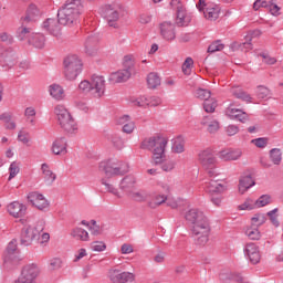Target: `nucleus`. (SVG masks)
I'll return each mask as SVG.
<instances>
[{"mask_svg": "<svg viewBox=\"0 0 283 283\" xmlns=\"http://www.w3.org/2000/svg\"><path fill=\"white\" fill-rule=\"evenodd\" d=\"M120 12H123V4L120 3H112L106 7L104 18L106 19L109 28H117V21L120 19Z\"/></svg>", "mask_w": 283, "mask_h": 283, "instance_id": "obj_10", "label": "nucleus"}, {"mask_svg": "<svg viewBox=\"0 0 283 283\" xmlns=\"http://www.w3.org/2000/svg\"><path fill=\"white\" fill-rule=\"evenodd\" d=\"M252 227H262L264 222H266V214L264 213H256L254 217L251 218Z\"/></svg>", "mask_w": 283, "mask_h": 283, "instance_id": "obj_42", "label": "nucleus"}, {"mask_svg": "<svg viewBox=\"0 0 283 283\" xmlns=\"http://www.w3.org/2000/svg\"><path fill=\"white\" fill-rule=\"evenodd\" d=\"M220 129V123L218 120H212L208 125V132L209 134H216Z\"/></svg>", "mask_w": 283, "mask_h": 283, "instance_id": "obj_60", "label": "nucleus"}, {"mask_svg": "<svg viewBox=\"0 0 283 283\" xmlns=\"http://www.w3.org/2000/svg\"><path fill=\"white\" fill-rule=\"evenodd\" d=\"M27 198L32 207H35L39 211H48L50 209V201L40 192H30Z\"/></svg>", "mask_w": 283, "mask_h": 283, "instance_id": "obj_12", "label": "nucleus"}, {"mask_svg": "<svg viewBox=\"0 0 283 283\" xmlns=\"http://www.w3.org/2000/svg\"><path fill=\"white\" fill-rule=\"evenodd\" d=\"M0 41H2V43H9V45H11L14 39L8 32H2L0 33Z\"/></svg>", "mask_w": 283, "mask_h": 283, "instance_id": "obj_62", "label": "nucleus"}, {"mask_svg": "<svg viewBox=\"0 0 283 283\" xmlns=\"http://www.w3.org/2000/svg\"><path fill=\"white\" fill-rule=\"evenodd\" d=\"M25 211H28V207L19 201H13L8 206V212L10 216H13V218H23Z\"/></svg>", "mask_w": 283, "mask_h": 283, "instance_id": "obj_18", "label": "nucleus"}, {"mask_svg": "<svg viewBox=\"0 0 283 283\" xmlns=\"http://www.w3.org/2000/svg\"><path fill=\"white\" fill-rule=\"evenodd\" d=\"M239 209L241 211H251L255 209V201H253L252 199H247L244 203L239 206Z\"/></svg>", "mask_w": 283, "mask_h": 283, "instance_id": "obj_51", "label": "nucleus"}, {"mask_svg": "<svg viewBox=\"0 0 283 283\" xmlns=\"http://www.w3.org/2000/svg\"><path fill=\"white\" fill-rule=\"evenodd\" d=\"M132 76V67L119 70L115 73L111 74L109 81L113 83H125V81H129Z\"/></svg>", "mask_w": 283, "mask_h": 283, "instance_id": "obj_23", "label": "nucleus"}, {"mask_svg": "<svg viewBox=\"0 0 283 283\" xmlns=\"http://www.w3.org/2000/svg\"><path fill=\"white\" fill-rule=\"evenodd\" d=\"M172 151L175 154H182V151H185V144L180 142H175L172 145Z\"/></svg>", "mask_w": 283, "mask_h": 283, "instance_id": "obj_63", "label": "nucleus"}, {"mask_svg": "<svg viewBox=\"0 0 283 283\" xmlns=\"http://www.w3.org/2000/svg\"><path fill=\"white\" fill-rule=\"evenodd\" d=\"M102 185H104L106 191H108V193H113V196H117V198H120V195L118 193V189L114 188V186L112 184L107 182V179L102 178L101 179Z\"/></svg>", "mask_w": 283, "mask_h": 283, "instance_id": "obj_46", "label": "nucleus"}, {"mask_svg": "<svg viewBox=\"0 0 283 283\" xmlns=\"http://www.w3.org/2000/svg\"><path fill=\"white\" fill-rule=\"evenodd\" d=\"M193 67V59L187 57L182 64V72L186 76L191 74V69Z\"/></svg>", "mask_w": 283, "mask_h": 283, "instance_id": "obj_47", "label": "nucleus"}, {"mask_svg": "<svg viewBox=\"0 0 283 283\" xmlns=\"http://www.w3.org/2000/svg\"><path fill=\"white\" fill-rule=\"evenodd\" d=\"M43 30L52 34V36H60L61 35V22L59 19L49 18L42 23Z\"/></svg>", "mask_w": 283, "mask_h": 283, "instance_id": "obj_13", "label": "nucleus"}, {"mask_svg": "<svg viewBox=\"0 0 283 283\" xmlns=\"http://www.w3.org/2000/svg\"><path fill=\"white\" fill-rule=\"evenodd\" d=\"M164 202H167V196L159 195L153 201L148 202V207H150V209H156V207H160Z\"/></svg>", "mask_w": 283, "mask_h": 283, "instance_id": "obj_44", "label": "nucleus"}, {"mask_svg": "<svg viewBox=\"0 0 283 283\" xmlns=\"http://www.w3.org/2000/svg\"><path fill=\"white\" fill-rule=\"evenodd\" d=\"M52 151L55 156H65L67 154V139L65 137L55 139L52 145Z\"/></svg>", "mask_w": 283, "mask_h": 283, "instance_id": "obj_21", "label": "nucleus"}, {"mask_svg": "<svg viewBox=\"0 0 283 283\" xmlns=\"http://www.w3.org/2000/svg\"><path fill=\"white\" fill-rule=\"evenodd\" d=\"M260 8H268L269 9V2L266 0H256L253 3V10L258 11Z\"/></svg>", "mask_w": 283, "mask_h": 283, "instance_id": "obj_64", "label": "nucleus"}, {"mask_svg": "<svg viewBox=\"0 0 283 283\" xmlns=\"http://www.w3.org/2000/svg\"><path fill=\"white\" fill-rule=\"evenodd\" d=\"M160 32L166 41H174V39H176V25L169 21L160 24Z\"/></svg>", "mask_w": 283, "mask_h": 283, "instance_id": "obj_17", "label": "nucleus"}, {"mask_svg": "<svg viewBox=\"0 0 283 283\" xmlns=\"http://www.w3.org/2000/svg\"><path fill=\"white\" fill-rule=\"evenodd\" d=\"M82 92H91L96 98H101L105 94V77L93 75L92 81H82L78 85Z\"/></svg>", "mask_w": 283, "mask_h": 283, "instance_id": "obj_7", "label": "nucleus"}, {"mask_svg": "<svg viewBox=\"0 0 283 283\" xmlns=\"http://www.w3.org/2000/svg\"><path fill=\"white\" fill-rule=\"evenodd\" d=\"M39 224L40 227L28 226L22 228L20 234V244L22 247H30L34 240H38L41 235V231L44 229L45 221H40Z\"/></svg>", "mask_w": 283, "mask_h": 283, "instance_id": "obj_8", "label": "nucleus"}, {"mask_svg": "<svg viewBox=\"0 0 283 283\" xmlns=\"http://www.w3.org/2000/svg\"><path fill=\"white\" fill-rule=\"evenodd\" d=\"M205 18L208 21H216L220 17V7L214 6V7H208L203 11Z\"/></svg>", "mask_w": 283, "mask_h": 283, "instance_id": "obj_33", "label": "nucleus"}, {"mask_svg": "<svg viewBox=\"0 0 283 283\" xmlns=\"http://www.w3.org/2000/svg\"><path fill=\"white\" fill-rule=\"evenodd\" d=\"M206 189L209 193H221L224 191V186L220 184V179H210L209 182H206Z\"/></svg>", "mask_w": 283, "mask_h": 283, "instance_id": "obj_30", "label": "nucleus"}, {"mask_svg": "<svg viewBox=\"0 0 283 283\" xmlns=\"http://www.w3.org/2000/svg\"><path fill=\"white\" fill-rule=\"evenodd\" d=\"M167 143V138L163 136L149 137L142 143V149L153 151V163L154 165H161L163 171H171L175 167L174 161H166Z\"/></svg>", "mask_w": 283, "mask_h": 283, "instance_id": "obj_2", "label": "nucleus"}, {"mask_svg": "<svg viewBox=\"0 0 283 283\" xmlns=\"http://www.w3.org/2000/svg\"><path fill=\"white\" fill-rule=\"evenodd\" d=\"M29 45H33L38 50H43L45 48V35L41 33H32L29 38Z\"/></svg>", "mask_w": 283, "mask_h": 283, "instance_id": "obj_26", "label": "nucleus"}, {"mask_svg": "<svg viewBox=\"0 0 283 283\" xmlns=\"http://www.w3.org/2000/svg\"><path fill=\"white\" fill-rule=\"evenodd\" d=\"M99 171L104 174L106 178L125 176V174L129 172V164L118 159H108L99 164Z\"/></svg>", "mask_w": 283, "mask_h": 283, "instance_id": "obj_5", "label": "nucleus"}, {"mask_svg": "<svg viewBox=\"0 0 283 283\" xmlns=\"http://www.w3.org/2000/svg\"><path fill=\"white\" fill-rule=\"evenodd\" d=\"M195 96L197 98H200V101H208L209 98H211V91L209 90H205V88H198L195 93Z\"/></svg>", "mask_w": 283, "mask_h": 283, "instance_id": "obj_45", "label": "nucleus"}, {"mask_svg": "<svg viewBox=\"0 0 283 283\" xmlns=\"http://www.w3.org/2000/svg\"><path fill=\"white\" fill-rule=\"evenodd\" d=\"M124 134H134V129H136V123L134 120H129L127 124L123 126Z\"/></svg>", "mask_w": 283, "mask_h": 283, "instance_id": "obj_56", "label": "nucleus"}, {"mask_svg": "<svg viewBox=\"0 0 283 283\" xmlns=\"http://www.w3.org/2000/svg\"><path fill=\"white\" fill-rule=\"evenodd\" d=\"M268 10L273 17H280L281 8L273 0L269 1Z\"/></svg>", "mask_w": 283, "mask_h": 283, "instance_id": "obj_50", "label": "nucleus"}, {"mask_svg": "<svg viewBox=\"0 0 283 283\" xmlns=\"http://www.w3.org/2000/svg\"><path fill=\"white\" fill-rule=\"evenodd\" d=\"M108 279L112 283H132L136 280V275L119 269H111L108 271Z\"/></svg>", "mask_w": 283, "mask_h": 283, "instance_id": "obj_11", "label": "nucleus"}, {"mask_svg": "<svg viewBox=\"0 0 283 283\" xmlns=\"http://www.w3.org/2000/svg\"><path fill=\"white\" fill-rule=\"evenodd\" d=\"M39 275H41V268L35 263H30L22 268L21 274L15 283H36Z\"/></svg>", "mask_w": 283, "mask_h": 283, "instance_id": "obj_9", "label": "nucleus"}, {"mask_svg": "<svg viewBox=\"0 0 283 283\" xmlns=\"http://www.w3.org/2000/svg\"><path fill=\"white\" fill-rule=\"evenodd\" d=\"M18 250V241L17 239H12L7 245L8 255L4 256V269H12L14 266V262H12L11 255H14Z\"/></svg>", "mask_w": 283, "mask_h": 283, "instance_id": "obj_15", "label": "nucleus"}, {"mask_svg": "<svg viewBox=\"0 0 283 283\" xmlns=\"http://www.w3.org/2000/svg\"><path fill=\"white\" fill-rule=\"evenodd\" d=\"M222 50H224V44H222V42L220 40L212 42L208 46L209 54H213L216 52H222Z\"/></svg>", "mask_w": 283, "mask_h": 283, "instance_id": "obj_43", "label": "nucleus"}, {"mask_svg": "<svg viewBox=\"0 0 283 283\" xmlns=\"http://www.w3.org/2000/svg\"><path fill=\"white\" fill-rule=\"evenodd\" d=\"M252 145H255V147H259L260 149H264L266 147L269 139L264 137H260L256 139L251 140Z\"/></svg>", "mask_w": 283, "mask_h": 283, "instance_id": "obj_52", "label": "nucleus"}, {"mask_svg": "<svg viewBox=\"0 0 283 283\" xmlns=\"http://www.w3.org/2000/svg\"><path fill=\"white\" fill-rule=\"evenodd\" d=\"M41 171H42V176H43V180L46 185H53L54 180H56V174H54L51 169H50V165L48 164H42L41 166Z\"/></svg>", "mask_w": 283, "mask_h": 283, "instance_id": "obj_28", "label": "nucleus"}, {"mask_svg": "<svg viewBox=\"0 0 283 283\" xmlns=\"http://www.w3.org/2000/svg\"><path fill=\"white\" fill-rule=\"evenodd\" d=\"M54 114L57 118V123L66 134H76L78 132V124L76 119L72 117V114L63 105H56L54 108Z\"/></svg>", "mask_w": 283, "mask_h": 283, "instance_id": "obj_4", "label": "nucleus"}, {"mask_svg": "<svg viewBox=\"0 0 283 283\" xmlns=\"http://www.w3.org/2000/svg\"><path fill=\"white\" fill-rule=\"evenodd\" d=\"M19 171H21V169L19 168V163L12 161L9 167V180H12V178H14L19 174Z\"/></svg>", "mask_w": 283, "mask_h": 283, "instance_id": "obj_49", "label": "nucleus"}, {"mask_svg": "<svg viewBox=\"0 0 283 283\" xmlns=\"http://www.w3.org/2000/svg\"><path fill=\"white\" fill-rule=\"evenodd\" d=\"M191 13L187 12V9H181L176 12V20L175 23L178 28H187L191 23Z\"/></svg>", "mask_w": 283, "mask_h": 283, "instance_id": "obj_19", "label": "nucleus"}, {"mask_svg": "<svg viewBox=\"0 0 283 283\" xmlns=\"http://www.w3.org/2000/svg\"><path fill=\"white\" fill-rule=\"evenodd\" d=\"M42 14L43 11H41V9L36 7V4H30L27 10V15L22 18V21H25L27 23H30L32 21H39Z\"/></svg>", "mask_w": 283, "mask_h": 283, "instance_id": "obj_22", "label": "nucleus"}, {"mask_svg": "<svg viewBox=\"0 0 283 283\" xmlns=\"http://www.w3.org/2000/svg\"><path fill=\"white\" fill-rule=\"evenodd\" d=\"M271 203V196L262 195L256 201H254L255 207H266Z\"/></svg>", "mask_w": 283, "mask_h": 283, "instance_id": "obj_48", "label": "nucleus"}, {"mask_svg": "<svg viewBox=\"0 0 283 283\" xmlns=\"http://www.w3.org/2000/svg\"><path fill=\"white\" fill-rule=\"evenodd\" d=\"M64 76L67 81H76V77L83 72V61L78 55L72 54L64 59Z\"/></svg>", "mask_w": 283, "mask_h": 283, "instance_id": "obj_6", "label": "nucleus"}, {"mask_svg": "<svg viewBox=\"0 0 283 283\" xmlns=\"http://www.w3.org/2000/svg\"><path fill=\"white\" fill-rule=\"evenodd\" d=\"M71 235L72 238H75V240H81L82 242H87L90 240V233L83 228H74L71 231Z\"/></svg>", "mask_w": 283, "mask_h": 283, "instance_id": "obj_34", "label": "nucleus"}, {"mask_svg": "<svg viewBox=\"0 0 283 283\" xmlns=\"http://www.w3.org/2000/svg\"><path fill=\"white\" fill-rule=\"evenodd\" d=\"M128 198H130V200H134L135 202H145V200H147V192H145L144 190H132L128 191Z\"/></svg>", "mask_w": 283, "mask_h": 283, "instance_id": "obj_36", "label": "nucleus"}, {"mask_svg": "<svg viewBox=\"0 0 283 283\" xmlns=\"http://www.w3.org/2000/svg\"><path fill=\"white\" fill-rule=\"evenodd\" d=\"M268 216L274 227H280V220H277V208L268 212Z\"/></svg>", "mask_w": 283, "mask_h": 283, "instance_id": "obj_54", "label": "nucleus"}, {"mask_svg": "<svg viewBox=\"0 0 283 283\" xmlns=\"http://www.w3.org/2000/svg\"><path fill=\"white\" fill-rule=\"evenodd\" d=\"M21 27L17 30V39H19V41H29L30 36H32V29L28 28L25 20H21Z\"/></svg>", "mask_w": 283, "mask_h": 283, "instance_id": "obj_25", "label": "nucleus"}, {"mask_svg": "<svg viewBox=\"0 0 283 283\" xmlns=\"http://www.w3.org/2000/svg\"><path fill=\"white\" fill-rule=\"evenodd\" d=\"M186 220L191 226V233L195 238L196 244L205 247L209 242V235H211V226L209 219L205 213L198 209H190L186 213Z\"/></svg>", "mask_w": 283, "mask_h": 283, "instance_id": "obj_1", "label": "nucleus"}, {"mask_svg": "<svg viewBox=\"0 0 283 283\" xmlns=\"http://www.w3.org/2000/svg\"><path fill=\"white\" fill-rule=\"evenodd\" d=\"M170 8H172V10H175L176 12L185 10V6H182V2H180V0H171Z\"/></svg>", "mask_w": 283, "mask_h": 283, "instance_id": "obj_61", "label": "nucleus"}, {"mask_svg": "<svg viewBox=\"0 0 283 283\" xmlns=\"http://www.w3.org/2000/svg\"><path fill=\"white\" fill-rule=\"evenodd\" d=\"M245 235L249 238V240H260V238H262L260 230L255 226L248 227L245 229Z\"/></svg>", "mask_w": 283, "mask_h": 283, "instance_id": "obj_38", "label": "nucleus"}, {"mask_svg": "<svg viewBox=\"0 0 283 283\" xmlns=\"http://www.w3.org/2000/svg\"><path fill=\"white\" fill-rule=\"evenodd\" d=\"M163 104V99L159 96H150L148 97V107H158V105Z\"/></svg>", "mask_w": 283, "mask_h": 283, "instance_id": "obj_58", "label": "nucleus"}, {"mask_svg": "<svg viewBox=\"0 0 283 283\" xmlns=\"http://www.w3.org/2000/svg\"><path fill=\"white\" fill-rule=\"evenodd\" d=\"M270 95H271V90H269L268 87L265 86L258 87V92H256L258 98H266Z\"/></svg>", "mask_w": 283, "mask_h": 283, "instance_id": "obj_53", "label": "nucleus"}, {"mask_svg": "<svg viewBox=\"0 0 283 283\" xmlns=\"http://www.w3.org/2000/svg\"><path fill=\"white\" fill-rule=\"evenodd\" d=\"M242 156V150H222L220 153V158L222 160H238Z\"/></svg>", "mask_w": 283, "mask_h": 283, "instance_id": "obj_32", "label": "nucleus"}, {"mask_svg": "<svg viewBox=\"0 0 283 283\" xmlns=\"http://www.w3.org/2000/svg\"><path fill=\"white\" fill-rule=\"evenodd\" d=\"M231 94L239 98L240 101H245V103H251V95L244 92L240 86H233L230 90Z\"/></svg>", "mask_w": 283, "mask_h": 283, "instance_id": "obj_35", "label": "nucleus"}, {"mask_svg": "<svg viewBox=\"0 0 283 283\" xmlns=\"http://www.w3.org/2000/svg\"><path fill=\"white\" fill-rule=\"evenodd\" d=\"M98 36L90 35L85 41V53L88 56H95L96 52H98Z\"/></svg>", "mask_w": 283, "mask_h": 283, "instance_id": "obj_24", "label": "nucleus"}, {"mask_svg": "<svg viewBox=\"0 0 283 283\" xmlns=\"http://www.w3.org/2000/svg\"><path fill=\"white\" fill-rule=\"evenodd\" d=\"M81 10H83L81 0H66V3L57 11L59 23L61 25H73L81 17Z\"/></svg>", "mask_w": 283, "mask_h": 283, "instance_id": "obj_3", "label": "nucleus"}, {"mask_svg": "<svg viewBox=\"0 0 283 283\" xmlns=\"http://www.w3.org/2000/svg\"><path fill=\"white\" fill-rule=\"evenodd\" d=\"M255 185L253 177L251 175L241 177L239 180V191L240 193H244L248 189H251Z\"/></svg>", "mask_w": 283, "mask_h": 283, "instance_id": "obj_31", "label": "nucleus"}, {"mask_svg": "<svg viewBox=\"0 0 283 283\" xmlns=\"http://www.w3.org/2000/svg\"><path fill=\"white\" fill-rule=\"evenodd\" d=\"M50 95L56 101H61L63 98V87L59 84H53L49 88Z\"/></svg>", "mask_w": 283, "mask_h": 283, "instance_id": "obj_39", "label": "nucleus"}, {"mask_svg": "<svg viewBox=\"0 0 283 283\" xmlns=\"http://www.w3.org/2000/svg\"><path fill=\"white\" fill-rule=\"evenodd\" d=\"M105 249H107V245L103 241H95L92 244V250L97 251L98 253H101L102 251H105Z\"/></svg>", "mask_w": 283, "mask_h": 283, "instance_id": "obj_57", "label": "nucleus"}, {"mask_svg": "<svg viewBox=\"0 0 283 283\" xmlns=\"http://www.w3.org/2000/svg\"><path fill=\"white\" fill-rule=\"evenodd\" d=\"M270 158L274 165H280L282 163V150L280 148L271 149Z\"/></svg>", "mask_w": 283, "mask_h": 283, "instance_id": "obj_41", "label": "nucleus"}, {"mask_svg": "<svg viewBox=\"0 0 283 283\" xmlns=\"http://www.w3.org/2000/svg\"><path fill=\"white\" fill-rule=\"evenodd\" d=\"M147 85L149 90H156L160 85V76L158 73H149L147 76Z\"/></svg>", "mask_w": 283, "mask_h": 283, "instance_id": "obj_37", "label": "nucleus"}, {"mask_svg": "<svg viewBox=\"0 0 283 283\" xmlns=\"http://www.w3.org/2000/svg\"><path fill=\"white\" fill-rule=\"evenodd\" d=\"M242 52H249V50H253V44H251V38H245V42L239 45Z\"/></svg>", "mask_w": 283, "mask_h": 283, "instance_id": "obj_59", "label": "nucleus"}, {"mask_svg": "<svg viewBox=\"0 0 283 283\" xmlns=\"http://www.w3.org/2000/svg\"><path fill=\"white\" fill-rule=\"evenodd\" d=\"M135 105H137V107H149V97H147L145 95L139 96L135 101Z\"/></svg>", "mask_w": 283, "mask_h": 283, "instance_id": "obj_55", "label": "nucleus"}, {"mask_svg": "<svg viewBox=\"0 0 283 283\" xmlns=\"http://www.w3.org/2000/svg\"><path fill=\"white\" fill-rule=\"evenodd\" d=\"M226 115L232 118L233 120H239V123H244L245 120H249V114H247L242 109L233 107V105H230L226 109Z\"/></svg>", "mask_w": 283, "mask_h": 283, "instance_id": "obj_14", "label": "nucleus"}, {"mask_svg": "<svg viewBox=\"0 0 283 283\" xmlns=\"http://www.w3.org/2000/svg\"><path fill=\"white\" fill-rule=\"evenodd\" d=\"M199 161L205 169H209L210 167H214L216 157L210 149L203 150L199 154Z\"/></svg>", "mask_w": 283, "mask_h": 283, "instance_id": "obj_20", "label": "nucleus"}, {"mask_svg": "<svg viewBox=\"0 0 283 283\" xmlns=\"http://www.w3.org/2000/svg\"><path fill=\"white\" fill-rule=\"evenodd\" d=\"M244 253L252 264L260 262V250L255 243H248L244 248Z\"/></svg>", "mask_w": 283, "mask_h": 283, "instance_id": "obj_16", "label": "nucleus"}, {"mask_svg": "<svg viewBox=\"0 0 283 283\" xmlns=\"http://www.w3.org/2000/svg\"><path fill=\"white\" fill-rule=\"evenodd\" d=\"M216 107H218V102L216 101V98L209 97L203 102V109L208 114H213V112H216Z\"/></svg>", "mask_w": 283, "mask_h": 283, "instance_id": "obj_40", "label": "nucleus"}, {"mask_svg": "<svg viewBox=\"0 0 283 283\" xmlns=\"http://www.w3.org/2000/svg\"><path fill=\"white\" fill-rule=\"evenodd\" d=\"M136 185V177L128 175L124 177L119 184V189L127 192V196L129 195V191L134 189V186Z\"/></svg>", "mask_w": 283, "mask_h": 283, "instance_id": "obj_29", "label": "nucleus"}, {"mask_svg": "<svg viewBox=\"0 0 283 283\" xmlns=\"http://www.w3.org/2000/svg\"><path fill=\"white\" fill-rule=\"evenodd\" d=\"M1 61L9 67H12L17 63V52L12 49H7L1 53Z\"/></svg>", "mask_w": 283, "mask_h": 283, "instance_id": "obj_27", "label": "nucleus"}]
</instances>
